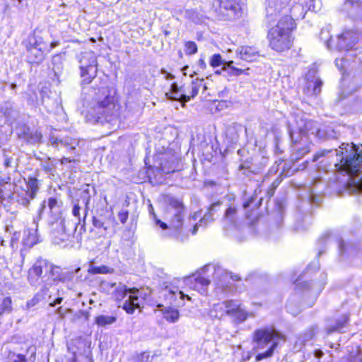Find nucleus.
<instances>
[{"label": "nucleus", "mask_w": 362, "mask_h": 362, "mask_svg": "<svg viewBox=\"0 0 362 362\" xmlns=\"http://www.w3.org/2000/svg\"><path fill=\"white\" fill-rule=\"evenodd\" d=\"M332 150H322L315 153L313 162L319 161L318 170L332 171L342 175L344 180L337 175V180L344 182L346 189L351 194H362V149L351 143L342 144L334 153L336 161L327 165L325 154L332 153Z\"/></svg>", "instance_id": "nucleus-1"}, {"label": "nucleus", "mask_w": 362, "mask_h": 362, "mask_svg": "<svg viewBox=\"0 0 362 362\" xmlns=\"http://www.w3.org/2000/svg\"><path fill=\"white\" fill-rule=\"evenodd\" d=\"M115 91L108 86L83 87L81 113L93 123H110L118 117V106L115 103Z\"/></svg>", "instance_id": "nucleus-2"}, {"label": "nucleus", "mask_w": 362, "mask_h": 362, "mask_svg": "<svg viewBox=\"0 0 362 362\" xmlns=\"http://www.w3.org/2000/svg\"><path fill=\"white\" fill-rule=\"evenodd\" d=\"M209 272L213 273V281L216 286L215 290L217 295L232 291V285L230 280H238V278L237 276L233 278L221 267L211 264L204 266L196 274L188 277L185 282L194 290L202 294H205L210 284L209 276L206 275Z\"/></svg>", "instance_id": "nucleus-3"}, {"label": "nucleus", "mask_w": 362, "mask_h": 362, "mask_svg": "<svg viewBox=\"0 0 362 362\" xmlns=\"http://www.w3.org/2000/svg\"><path fill=\"white\" fill-rule=\"evenodd\" d=\"M81 199L85 205L83 219L81 218V207L78 203H75L72 209V214L77 218L78 222L61 219L59 222V230L54 231L55 243L64 242L68 240L71 236L74 237L77 240H81V234L86 231V218L89 209L90 194L88 189H83L81 193Z\"/></svg>", "instance_id": "nucleus-4"}, {"label": "nucleus", "mask_w": 362, "mask_h": 362, "mask_svg": "<svg viewBox=\"0 0 362 362\" xmlns=\"http://www.w3.org/2000/svg\"><path fill=\"white\" fill-rule=\"evenodd\" d=\"M282 336L272 326H265L256 329L252 337L253 349L259 351L255 356L257 361L271 358L279 346Z\"/></svg>", "instance_id": "nucleus-5"}, {"label": "nucleus", "mask_w": 362, "mask_h": 362, "mask_svg": "<svg viewBox=\"0 0 362 362\" xmlns=\"http://www.w3.org/2000/svg\"><path fill=\"white\" fill-rule=\"evenodd\" d=\"M262 201V197L258 198L257 194L246 200L243 204L244 215L235 206H229L225 210L223 219L225 230L230 231L238 228L245 218L250 220V223H253L257 219L255 211L261 205Z\"/></svg>", "instance_id": "nucleus-6"}, {"label": "nucleus", "mask_w": 362, "mask_h": 362, "mask_svg": "<svg viewBox=\"0 0 362 362\" xmlns=\"http://www.w3.org/2000/svg\"><path fill=\"white\" fill-rule=\"evenodd\" d=\"M278 0L272 1L269 0L268 6L266 8L265 21L268 26L272 25L276 22V18L281 17H290L292 21L303 19L307 12L305 6L303 3H296L295 0L287 2L286 0L277 4ZM295 23H293V28Z\"/></svg>", "instance_id": "nucleus-7"}, {"label": "nucleus", "mask_w": 362, "mask_h": 362, "mask_svg": "<svg viewBox=\"0 0 362 362\" xmlns=\"http://www.w3.org/2000/svg\"><path fill=\"white\" fill-rule=\"evenodd\" d=\"M277 24L272 27L267 33L270 47L276 52L289 49L292 45L291 31L293 22L290 17L276 18Z\"/></svg>", "instance_id": "nucleus-8"}, {"label": "nucleus", "mask_w": 362, "mask_h": 362, "mask_svg": "<svg viewBox=\"0 0 362 362\" xmlns=\"http://www.w3.org/2000/svg\"><path fill=\"white\" fill-rule=\"evenodd\" d=\"M100 288L104 291L111 293L117 301L122 300L126 297L122 305L128 314L134 313L136 308L139 307V290L136 288H129L125 285L111 281H103L100 284Z\"/></svg>", "instance_id": "nucleus-9"}, {"label": "nucleus", "mask_w": 362, "mask_h": 362, "mask_svg": "<svg viewBox=\"0 0 362 362\" xmlns=\"http://www.w3.org/2000/svg\"><path fill=\"white\" fill-rule=\"evenodd\" d=\"M168 202V209L166 216L168 223L159 219L156 220V223L163 230L168 229L170 235L178 239L182 233L186 210L182 202L176 198L169 197Z\"/></svg>", "instance_id": "nucleus-10"}, {"label": "nucleus", "mask_w": 362, "mask_h": 362, "mask_svg": "<svg viewBox=\"0 0 362 362\" xmlns=\"http://www.w3.org/2000/svg\"><path fill=\"white\" fill-rule=\"evenodd\" d=\"M335 243L338 246L339 255L341 260H346L354 257L358 256L361 252V246L358 243L345 242L341 239L335 238L332 233L324 234L318 240V253L319 257L325 252L327 246Z\"/></svg>", "instance_id": "nucleus-11"}, {"label": "nucleus", "mask_w": 362, "mask_h": 362, "mask_svg": "<svg viewBox=\"0 0 362 362\" xmlns=\"http://www.w3.org/2000/svg\"><path fill=\"white\" fill-rule=\"evenodd\" d=\"M288 129L291 141V160L298 161L310 152V139L305 130H298L296 118L294 122H289Z\"/></svg>", "instance_id": "nucleus-12"}, {"label": "nucleus", "mask_w": 362, "mask_h": 362, "mask_svg": "<svg viewBox=\"0 0 362 362\" xmlns=\"http://www.w3.org/2000/svg\"><path fill=\"white\" fill-rule=\"evenodd\" d=\"M82 85L90 84L98 73L97 57L93 51H85L77 56Z\"/></svg>", "instance_id": "nucleus-13"}, {"label": "nucleus", "mask_w": 362, "mask_h": 362, "mask_svg": "<svg viewBox=\"0 0 362 362\" xmlns=\"http://www.w3.org/2000/svg\"><path fill=\"white\" fill-rule=\"evenodd\" d=\"M202 83L203 80L198 78L192 81L189 85L182 86H178L177 83H173L165 95L170 100H178L185 104L198 94L200 87L203 86Z\"/></svg>", "instance_id": "nucleus-14"}, {"label": "nucleus", "mask_w": 362, "mask_h": 362, "mask_svg": "<svg viewBox=\"0 0 362 362\" xmlns=\"http://www.w3.org/2000/svg\"><path fill=\"white\" fill-rule=\"evenodd\" d=\"M332 351L329 353V356L338 358V362H362V353L357 345H348L344 350L341 349L340 344H332Z\"/></svg>", "instance_id": "nucleus-15"}, {"label": "nucleus", "mask_w": 362, "mask_h": 362, "mask_svg": "<svg viewBox=\"0 0 362 362\" xmlns=\"http://www.w3.org/2000/svg\"><path fill=\"white\" fill-rule=\"evenodd\" d=\"M295 118L296 119V127L298 130H305L308 136L313 135L320 139H325L332 136V134L334 133L332 130L327 131L320 127L317 122L306 119L303 114L296 115Z\"/></svg>", "instance_id": "nucleus-16"}, {"label": "nucleus", "mask_w": 362, "mask_h": 362, "mask_svg": "<svg viewBox=\"0 0 362 362\" xmlns=\"http://www.w3.org/2000/svg\"><path fill=\"white\" fill-rule=\"evenodd\" d=\"M325 184L321 177L314 179L311 183L306 186L303 192L299 194V198L307 204H319L322 201Z\"/></svg>", "instance_id": "nucleus-17"}, {"label": "nucleus", "mask_w": 362, "mask_h": 362, "mask_svg": "<svg viewBox=\"0 0 362 362\" xmlns=\"http://www.w3.org/2000/svg\"><path fill=\"white\" fill-rule=\"evenodd\" d=\"M50 263L46 259H37L28 272V280L31 284H35L37 280L41 278L44 281V279L47 275V269H51Z\"/></svg>", "instance_id": "nucleus-18"}, {"label": "nucleus", "mask_w": 362, "mask_h": 362, "mask_svg": "<svg viewBox=\"0 0 362 362\" xmlns=\"http://www.w3.org/2000/svg\"><path fill=\"white\" fill-rule=\"evenodd\" d=\"M321 277L322 279H323V281L320 283L304 281L303 283L298 282L296 284V288L298 290H303V291L307 292L308 295L311 296L312 300L309 303L310 306L313 305L314 301L316 300L320 293L323 290L324 286L326 284L325 281L326 275L322 274Z\"/></svg>", "instance_id": "nucleus-19"}, {"label": "nucleus", "mask_w": 362, "mask_h": 362, "mask_svg": "<svg viewBox=\"0 0 362 362\" xmlns=\"http://www.w3.org/2000/svg\"><path fill=\"white\" fill-rule=\"evenodd\" d=\"M235 308V300H228L216 303L209 310V316L213 319L221 320L226 315H230V313Z\"/></svg>", "instance_id": "nucleus-20"}, {"label": "nucleus", "mask_w": 362, "mask_h": 362, "mask_svg": "<svg viewBox=\"0 0 362 362\" xmlns=\"http://www.w3.org/2000/svg\"><path fill=\"white\" fill-rule=\"evenodd\" d=\"M337 40V48L339 51L347 52L354 49L358 40V36L356 33L348 30L339 35Z\"/></svg>", "instance_id": "nucleus-21"}, {"label": "nucleus", "mask_w": 362, "mask_h": 362, "mask_svg": "<svg viewBox=\"0 0 362 362\" xmlns=\"http://www.w3.org/2000/svg\"><path fill=\"white\" fill-rule=\"evenodd\" d=\"M80 140L76 138L71 137H63L59 138L53 134L49 136V144L52 145L55 148H58L59 144L64 146L67 148L69 151L74 154H78L76 152V147L79 146Z\"/></svg>", "instance_id": "nucleus-22"}, {"label": "nucleus", "mask_w": 362, "mask_h": 362, "mask_svg": "<svg viewBox=\"0 0 362 362\" xmlns=\"http://www.w3.org/2000/svg\"><path fill=\"white\" fill-rule=\"evenodd\" d=\"M293 171L288 163L280 158L275 161L274 165L269 169L267 175L264 177L263 182H265L271 176L276 175L278 173L279 177L284 178L291 176Z\"/></svg>", "instance_id": "nucleus-23"}, {"label": "nucleus", "mask_w": 362, "mask_h": 362, "mask_svg": "<svg viewBox=\"0 0 362 362\" xmlns=\"http://www.w3.org/2000/svg\"><path fill=\"white\" fill-rule=\"evenodd\" d=\"M319 329L317 325H312L308 329L300 333L296 340L294 349L297 351L302 350L303 347L317 336Z\"/></svg>", "instance_id": "nucleus-24"}, {"label": "nucleus", "mask_w": 362, "mask_h": 362, "mask_svg": "<svg viewBox=\"0 0 362 362\" xmlns=\"http://www.w3.org/2000/svg\"><path fill=\"white\" fill-rule=\"evenodd\" d=\"M306 84L304 88V92L309 96L317 95L321 92L322 86V80L316 77L314 74H308L306 77Z\"/></svg>", "instance_id": "nucleus-25"}, {"label": "nucleus", "mask_w": 362, "mask_h": 362, "mask_svg": "<svg viewBox=\"0 0 362 362\" xmlns=\"http://www.w3.org/2000/svg\"><path fill=\"white\" fill-rule=\"evenodd\" d=\"M163 296L166 301L170 304L181 305V303L177 301V298L180 301H182L185 298V294L182 291H180L178 288L174 286H165L162 291Z\"/></svg>", "instance_id": "nucleus-26"}, {"label": "nucleus", "mask_w": 362, "mask_h": 362, "mask_svg": "<svg viewBox=\"0 0 362 362\" xmlns=\"http://www.w3.org/2000/svg\"><path fill=\"white\" fill-rule=\"evenodd\" d=\"M222 205V202L218 201L211 204L208 209V212L204 214V217L197 223L192 231V234H196L199 226H206L208 223L212 222L214 220V214L220 210Z\"/></svg>", "instance_id": "nucleus-27"}, {"label": "nucleus", "mask_w": 362, "mask_h": 362, "mask_svg": "<svg viewBox=\"0 0 362 362\" xmlns=\"http://www.w3.org/2000/svg\"><path fill=\"white\" fill-rule=\"evenodd\" d=\"M218 6L220 12L230 18L236 16L238 5L235 0H216L214 6Z\"/></svg>", "instance_id": "nucleus-28"}, {"label": "nucleus", "mask_w": 362, "mask_h": 362, "mask_svg": "<svg viewBox=\"0 0 362 362\" xmlns=\"http://www.w3.org/2000/svg\"><path fill=\"white\" fill-rule=\"evenodd\" d=\"M236 54L240 59L252 62L259 57V52L254 47L242 46L236 49Z\"/></svg>", "instance_id": "nucleus-29"}, {"label": "nucleus", "mask_w": 362, "mask_h": 362, "mask_svg": "<svg viewBox=\"0 0 362 362\" xmlns=\"http://www.w3.org/2000/svg\"><path fill=\"white\" fill-rule=\"evenodd\" d=\"M157 307L161 311L164 319L169 323H175L180 318L179 310L171 306H164L158 304Z\"/></svg>", "instance_id": "nucleus-30"}, {"label": "nucleus", "mask_w": 362, "mask_h": 362, "mask_svg": "<svg viewBox=\"0 0 362 362\" xmlns=\"http://www.w3.org/2000/svg\"><path fill=\"white\" fill-rule=\"evenodd\" d=\"M92 223L93 227L98 229V233L102 235H106L114 233V230L112 228H113V225L111 226L108 222L103 221V218L101 216L97 217L93 216L92 217Z\"/></svg>", "instance_id": "nucleus-31"}, {"label": "nucleus", "mask_w": 362, "mask_h": 362, "mask_svg": "<svg viewBox=\"0 0 362 362\" xmlns=\"http://www.w3.org/2000/svg\"><path fill=\"white\" fill-rule=\"evenodd\" d=\"M4 362H28L26 356L23 354H17L8 346L1 349Z\"/></svg>", "instance_id": "nucleus-32"}, {"label": "nucleus", "mask_w": 362, "mask_h": 362, "mask_svg": "<svg viewBox=\"0 0 362 362\" xmlns=\"http://www.w3.org/2000/svg\"><path fill=\"white\" fill-rule=\"evenodd\" d=\"M349 320V316L346 314H344L339 317L335 322L334 325H329L326 327V332L327 334H330L333 332H344V328L347 327L348 322Z\"/></svg>", "instance_id": "nucleus-33"}, {"label": "nucleus", "mask_w": 362, "mask_h": 362, "mask_svg": "<svg viewBox=\"0 0 362 362\" xmlns=\"http://www.w3.org/2000/svg\"><path fill=\"white\" fill-rule=\"evenodd\" d=\"M233 61L224 63L223 70L226 77L239 76L241 74H247L248 69H242L233 66Z\"/></svg>", "instance_id": "nucleus-34"}, {"label": "nucleus", "mask_w": 362, "mask_h": 362, "mask_svg": "<svg viewBox=\"0 0 362 362\" xmlns=\"http://www.w3.org/2000/svg\"><path fill=\"white\" fill-rule=\"evenodd\" d=\"M0 111L6 118V120L10 122H12L17 115V112L11 102L3 103L0 107Z\"/></svg>", "instance_id": "nucleus-35"}, {"label": "nucleus", "mask_w": 362, "mask_h": 362, "mask_svg": "<svg viewBox=\"0 0 362 362\" xmlns=\"http://www.w3.org/2000/svg\"><path fill=\"white\" fill-rule=\"evenodd\" d=\"M233 317L234 321L237 323H240L245 321L248 317L247 313L240 307V305L235 300V308L230 313V315Z\"/></svg>", "instance_id": "nucleus-36"}, {"label": "nucleus", "mask_w": 362, "mask_h": 362, "mask_svg": "<svg viewBox=\"0 0 362 362\" xmlns=\"http://www.w3.org/2000/svg\"><path fill=\"white\" fill-rule=\"evenodd\" d=\"M25 46L28 52L38 47V46L43 45L45 43L42 38L37 36L35 34L29 35L25 41Z\"/></svg>", "instance_id": "nucleus-37"}, {"label": "nucleus", "mask_w": 362, "mask_h": 362, "mask_svg": "<svg viewBox=\"0 0 362 362\" xmlns=\"http://www.w3.org/2000/svg\"><path fill=\"white\" fill-rule=\"evenodd\" d=\"M12 309V300L11 297L0 294V316L11 313Z\"/></svg>", "instance_id": "nucleus-38"}, {"label": "nucleus", "mask_w": 362, "mask_h": 362, "mask_svg": "<svg viewBox=\"0 0 362 362\" xmlns=\"http://www.w3.org/2000/svg\"><path fill=\"white\" fill-rule=\"evenodd\" d=\"M24 139L27 141L28 143L30 144H36L41 143L42 135L41 132L37 130L30 131L28 129L27 132H24Z\"/></svg>", "instance_id": "nucleus-39"}, {"label": "nucleus", "mask_w": 362, "mask_h": 362, "mask_svg": "<svg viewBox=\"0 0 362 362\" xmlns=\"http://www.w3.org/2000/svg\"><path fill=\"white\" fill-rule=\"evenodd\" d=\"M28 193L30 199H34L39 189L38 180L33 177H29L26 181Z\"/></svg>", "instance_id": "nucleus-40"}, {"label": "nucleus", "mask_w": 362, "mask_h": 362, "mask_svg": "<svg viewBox=\"0 0 362 362\" xmlns=\"http://www.w3.org/2000/svg\"><path fill=\"white\" fill-rule=\"evenodd\" d=\"M116 317L111 315H98L95 317V323L100 327L111 325L116 321Z\"/></svg>", "instance_id": "nucleus-41"}, {"label": "nucleus", "mask_w": 362, "mask_h": 362, "mask_svg": "<svg viewBox=\"0 0 362 362\" xmlns=\"http://www.w3.org/2000/svg\"><path fill=\"white\" fill-rule=\"evenodd\" d=\"M88 272L91 274H110L113 272V269L105 265L96 266L91 264L89 267Z\"/></svg>", "instance_id": "nucleus-42"}, {"label": "nucleus", "mask_w": 362, "mask_h": 362, "mask_svg": "<svg viewBox=\"0 0 362 362\" xmlns=\"http://www.w3.org/2000/svg\"><path fill=\"white\" fill-rule=\"evenodd\" d=\"M46 49V45L45 43H43V45L38 46L37 48H34L33 49H31L29 51V54L30 56H33L34 59H33V62H37L41 61L43 59V54L44 52Z\"/></svg>", "instance_id": "nucleus-43"}, {"label": "nucleus", "mask_w": 362, "mask_h": 362, "mask_svg": "<svg viewBox=\"0 0 362 362\" xmlns=\"http://www.w3.org/2000/svg\"><path fill=\"white\" fill-rule=\"evenodd\" d=\"M0 187H2L1 203H2L4 200H9L12 199L13 193L11 188L13 187L12 184L6 183V185L0 186Z\"/></svg>", "instance_id": "nucleus-44"}, {"label": "nucleus", "mask_w": 362, "mask_h": 362, "mask_svg": "<svg viewBox=\"0 0 362 362\" xmlns=\"http://www.w3.org/2000/svg\"><path fill=\"white\" fill-rule=\"evenodd\" d=\"M81 270L80 267L74 269V271H69L62 272L60 275H57L59 281L66 282L72 281L74 278L75 274L78 273Z\"/></svg>", "instance_id": "nucleus-45"}, {"label": "nucleus", "mask_w": 362, "mask_h": 362, "mask_svg": "<svg viewBox=\"0 0 362 362\" xmlns=\"http://www.w3.org/2000/svg\"><path fill=\"white\" fill-rule=\"evenodd\" d=\"M47 294L48 288L45 286L41 288L40 291L37 293L30 302L28 303V305L30 306L35 305V303L44 299Z\"/></svg>", "instance_id": "nucleus-46"}, {"label": "nucleus", "mask_w": 362, "mask_h": 362, "mask_svg": "<svg viewBox=\"0 0 362 362\" xmlns=\"http://www.w3.org/2000/svg\"><path fill=\"white\" fill-rule=\"evenodd\" d=\"M62 202L58 201L55 197H50L48 199L47 205L51 212L58 211L61 207Z\"/></svg>", "instance_id": "nucleus-47"}, {"label": "nucleus", "mask_w": 362, "mask_h": 362, "mask_svg": "<svg viewBox=\"0 0 362 362\" xmlns=\"http://www.w3.org/2000/svg\"><path fill=\"white\" fill-rule=\"evenodd\" d=\"M226 62V61H223L222 59V57L220 54H214L211 56L209 64L213 67H217L221 65L223 66V64Z\"/></svg>", "instance_id": "nucleus-48"}, {"label": "nucleus", "mask_w": 362, "mask_h": 362, "mask_svg": "<svg viewBox=\"0 0 362 362\" xmlns=\"http://www.w3.org/2000/svg\"><path fill=\"white\" fill-rule=\"evenodd\" d=\"M197 52V46L194 42L188 41L185 43V52L187 54H194Z\"/></svg>", "instance_id": "nucleus-49"}, {"label": "nucleus", "mask_w": 362, "mask_h": 362, "mask_svg": "<svg viewBox=\"0 0 362 362\" xmlns=\"http://www.w3.org/2000/svg\"><path fill=\"white\" fill-rule=\"evenodd\" d=\"M283 178V177H279V175L278 174L277 177L274 180L271 185V187L267 191V193L269 195V197H272L274 194L275 189L279 185Z\"/></svg>", "instance_id": "nucleus-50"}, {"label": "nucleus", "mask_w": 362, "mask_h": 362, "mask_svg": "<svg viewBox=\"0 0 362 362\" xmlns=\"http://www.w3.org/2000/svg\"><path fill=\"white\" fill-rule=\"evenodd\" d=\"M51 269H47V274H49V276L52 278L53 281H58V278L57 277V275H60L62 272H61V269L58 267L53 266L52 264H50Z\"/></svg>", "instance_id": "nucleus-51"}, {"label": "nucleus", "mask_w": 362, "mask_h": 362, "mask_svg": "<svg viewBox=\"0 0 362 362\" xmlns=\"http://www.w3.org/2000/svg\"><path fill=\"white\" fill-rule=\"evenodd\" d=\"M4 167L5 169L15 168L13 158L6 153L4 154Z\"/></svg>", "instance_id": "nucleus-52"}, {"label": "nucleus", "mask_w": 362, "mask_h": 362, "mask_svg": "<svg viewBox=\"0 0 362 362\" xmlns=\"http://www.w3.org/2000/svg\"><path fill=\"white\" fill-rule=\"evenodd\" d=\"M37 243V239L35 234L29 233L28 238L24 239V244L26 246L32 247Z\"/></svg>", "instance_id": "nucleus-53"}, {"label": "nucleus", "mask_w": 362, "mask_h": 362, "mask_svg": "<svg viewBox=\"0 0 362 362\" xmlns=\"http://www.w3.org/2000/svg\"><path fill=\"white\" fill-rule=\"evenodd\" d=\"M153 356H151L148 352H143L138 356V362H152Z\"/></svg>", "instance_id": "nucleus-54"}, {"label": "nucleus", "mask_w": 362, "mask_h": 362, "mask_svg": "<svg viewBox=\"0 0 362 362\" xmlns=\"http://www.w3.org/2000/svg\"><path fill=\"white\" fill-rule=\"evenodd\" d=\"M50 158H48L47 160L42 164L43 170L49 173H52L54 169V165L49 162Z\"/></svg>", "instance_id": "nucleus-55"}, {"label": "nucleus", "mask_w": 362, "mask_h": 362, "mask_svg": "<svg viewBox=\"0 0 362 362\" xmlns=\"http://www.w3.org/2000/svg\"><path fill=\"white\" fill-rule=\"evenodd\" d=\"M129 217V212L127 210L122 209L118 213V218L122 223H125Z\"/></svg>", "instance_id": "nucleus-56"}, {"label": "nucleus", "mask_w": 362, "mask_h": 362, "mask_svg": "<svg viewBox=\"0 0 362 362\" xmlns=\"http://www.w3.org/2000/svg\"><path fill=\"white\" fill-rule=\"evenodd\" d=\"M75 317L88 320L89 317V313L87 311L81 310L76 313Z\"/></svg>", "instance_id": "nucleus-57"}, {"label": "nucleus", "mask_w": 362, "mask_h": 362, "mask_svg": "<svg viewBox=\"0 0 362 362\" xmlns=\"http://www.w3.org/2000/svg\"><path fill=\"white\" fill-rule=\"evenodd\" d=\"M335 65L339 70H343L345 66V63L346 62V59L341 58V59H335Z\"/></svg>", "instance_id": "nucleus-58"}, {"label": "nucleus", "mask_w": 362, "mask_h": 362, "mask_svg": "<svg viewBox=\"0 0 362 362\" xmlns=\"http://www.w3.org/2000/svg\"><path fill=\"white\" fill-rule=\"evenodd\" d=\"M320 268V264H319V262L317 261V262H314L313 263H311L310 264H309L306 269V273L308 272L309 271H311V270H315V271H317Z\"/></svg>", "instance_id": "nucleus-59"}, {"label": "nucleus", "mask_w": 362, "mask_h": 362, "mask_svg": "<svg viewBox=\"0 0 362 362\" xmlns=\"http://www.w3.org/2000/svg\"><path fill=\"white\" fill-rule=\"evenodd\" d=\"M283 213L279 211L276 214V225L278 227H280L283 223Z\"/></svg>", "instance_id": "nucleus-60"}, {"label": "nucleus", "mask_w": 362, "mask_h": 362, "mask_svg": "<svg viewBox=\"0 0 362 362\" xmlns=\"http://www.w3.org/2000/svg\"><path fill=\"white\" fill-rule=\"evenodd\" d=\"M313 354H314L315 358L318 360L317 362H321V361H320V359L324 356L323 351L320 349H315L314 351Z\"/></svg>", "instance_id": "nucleus-61"}, {"label": "nucleus", "mask_w": 362, "mask_h": 362, "mask_svg": "<svg viewBox=\"0 0 362 362\" xmlns=\"http://www.w3.org/2000/svg\"><path fill=\"white\" fill-rule=\"evenodd\" d=\"M161 74L164 76L166 80H172L174 78V76L164 69H161Z\"/></svg>", "instance_id": "nucleus-62"}, {"label": "nucleus", "mask_w": 362, "mask_h": 362, "mask_svg": "<svg viewBox=\"0 0 362 362\" xmlns=\"http://www.w3.org/2000/svg\"><path fill=\"white\" fill-rule=\"evenodd\" d=\"M283 152V151L281 148V144L280 141L277 138H276V144H275V153L276 154H281Z\"/></svg>", "instance_id": "nucleus-63"}, {"label": "nucleus", "mask_w": 362, "mask_h": 362, "mask_svg": "<svg viewBox=\"0 0 362 362\" xmlns=\"http://www.w3.org/2000/svg\"><path fill=\"white\" fill-rule=\"evenodd\" d=\"M63 300V298L62 297L57 298L54 300L49 302V305L51 307H54L57 305L60 304Z\"/></svg>", "instance_id": "nucleus-64"}]
</instances>
